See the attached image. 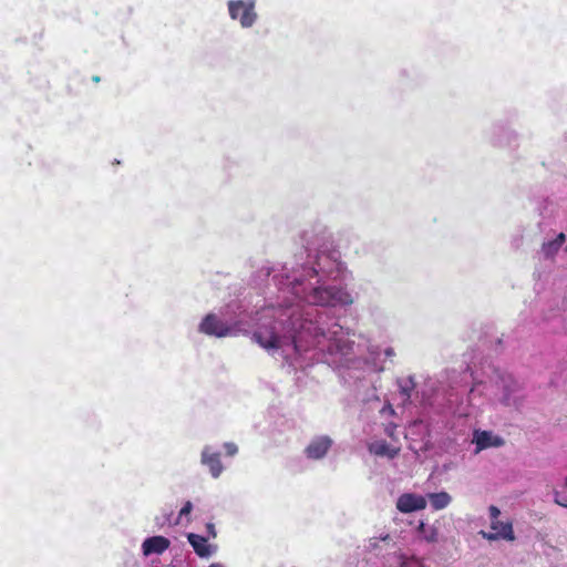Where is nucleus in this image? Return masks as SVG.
I'll list each match as a JSON object with an SVG mask.
<instances>
[{
  "label": "nucleus",
  "mask_w": 567,
  "mask_h": 567,
  "mask_svg": "<svg viewBox=\"0 0 567 567\" xmlns=\"http://www.w3.org/2000/svg\"><path fill=\"white\" fill-rule=\"evenodd\" d=\"M472 443L475 444V454L489 447H499L504 445V440L492 431L475 430L473 432Z\"/></svg>",
  "instance_id": "0eeeda50"
},
{
  "label": "nucleus",
  "mask_w": 567,
  "mask_h": 567,
  "mask_svg": "<svg viewBox=\"0 0 567 567\" xmlns=\"http://www.w3.org/2000/svg\"><path fill=\"white\" fill-rule=\"evenodd\" d=\"M224 449H225L226 454H227L228 456H234V455H236V454H237V452H238V447H237V445H236L235 443H231V442H227V443H225V444H224Z\"/></svg>",
  "instance_id": "412c9836"
},
{
  "label": "nucleus",
  "mask_w": 567,
  "mask_h": 567,
  "mask_svg": "<svg viewBox=\"0 0 567 567\" xmlns=\"http://www.w3.org/2000/svg\"><path fill=\"white\" fill-rule=\"evenodd\" d=\"M248 315L240 310L238 303L227 305L219 313L206 315L199 323V332L216 337L224 338L236 336L239 332H247L249 328Z\"/></svg>",
  "instance_id": "f03ea898"
},
{
  "label": "nucleus",
  "mask_w": 567,
  "mask_h": 567,
  "mask_svg": "<svg viewBox=\"0 0 567 567\" xmlns=\"http://www.w3.org/2000/svg\"><path fill=\"white\" fill-rule=\"evenodd\" d=\"M398 386L400 394L402 395V402L406 403L410 401L411 394L415 388V381L413 377H406L398 380Z\"/></svg>",
  "instance_id": "dca6fc26"
},
{
  "label": "nucleus",
  "mask_w": 567,
  "mask_h": 567,
  "mask_svg": "<svg viewBox=\"0 0 567 567\" xmlns=\"http://www.w3.org/2000/svg\"><path fill=\"white\" fill-rule=\"evenodd\" d=\"M171 542L164 536H152L144 539L142 543V553L144 556L153 554L161 555L169 548Z\"/></svg>",
  "instance_id": "9b49d317"
},
{
  "label": "nucleus",
  "mask_w": 567,
  "mask_h": 567,
  "mask_svg": "<svg viewBox=\"0 0 567 567\" xmlns=\"http://www.w3.org/2000/svg\"><path fill=\"white\" fill-rule=\"evenodd\" d=\"M430 504L434 511H441L446 508L451 502L452 497L446 492H439V493H430L427 495Z\"/></svg>",
  "instance_id": "2eb2a0df"
},
{
  "label": "nucleus",
  "mask_w": 567,
  "mask_h": 567,
  "mask_svg": "<svg viewBox=\"0 0 567 567\" xmlns=\"http://www.w3.org/2000/svg\"><path fill=\"white\" fill-rule=\"evenodd\" d=\"M332 445V440L329 436L321 435L312 439L305 449V454L310 460L323 458Z\"/></svg>",
  "instance_id": "6e6552de"
},
{
  "label": "nucleus",
  "mask_w": 567,
  "mask_h": 567,
  "mask_svg": "<svg viewBox=\"0 0 567 567\" xmlns=\"http://www.w3.org/2000/svg\"><path fill=\"white\" fill-rule=\"evenodd\" d=\"M395 427V424L392 423L385 427V433L392 439L394 437Z\"/></svg>",
  "instance_id": "a878e982"
},
{
  "label": "nucleus",
  "mask_w": 567,
  "mask_h": 567,
  "mask_svg": "<svg viewBox=\"0 0 567 567\" xmlns=\"http://www.w3.org/2000/svg\"><path fill=\"white\" fill-rule=\"evenodd\" d=\"M193 511V503L190 501H187L184 503L183 507L181 508L178 513V519L174 523V525L179 524V522L186 517L187 522L189 520L188 516Z\"/></svg>",
  "instance_id": "aec40b11"
},
{
  "label": "nucleus",
  "mask_w": 567,
  "mask_h": 567,
  "mask_svg": "<svg viewBox=\"0 0 567 567\" xmlns=\"http://www.w3.org/2000/svg\"><path fill=\"white\" fill-rule=\"evenodd\" d=\"M494 398L503 405L518 409L524 401L519 383L511 374H502L496 381Z\"/></svg>",
  "instance_id": "7ed1b4c3"
},
{
  "label": "nucleus",
  "mask_w": 567,
  "mask_h": 567,
  "mask_svg": "<svg viewBox=\"0 0 567 567\" xmlns=\"http://www.w3.org/2000/svg\"><path fill=\"white\" fill-rule=\"evenodd\" d=\"M426 507V498L419 494L404 493L396 501V508L401 513H412L424 509Z\"/></svg>",
  "instance_id": "1a4fd4ad"
},
{
  "label": "nucleus",
  "mask_w": 567,
  "mask_h": 567,
  "mask_svg": "<svg viewBox=\"0 0 567 567\" xmlns=\"http://www.w3.org/2000/svg\"><path fill=\"white\" fill-rule=\"evenodd\" d=\"M200 464L208 468L213 478H218L224 472L220 453L212 445H205L200 453Z\"/></svg>",
  "instance_id": "423d86ee"
},
{
  "label": "nucleus",
  "mask_w": 567,
  "mask_h": 567,
  "mask_svg": "<svg viewBox=\"0 0 567 567\" xmlns=\"http://www.w3.org/2000/svg\"><path fill=\"white\" fill-rule=\"evenodd\" d=\"M187 540L200 558H209L217 551V546L208 544L207 538L204 536L189 533Z\"/></svg>",
  "instance_id": "9d476101"
},
{
  "label": "nucleus",
  "mask_w": 567,
  "mask_h": 567,
  "mask_svg": "<svg viewBox=\"0 0 567 567\" xmlns=\"http://www.w3.org/2000/svg\"><path fill=\"white\" fill-rule=\"evenodd\" d=\"M394 413H395V412H394V409H393V406H392L390 403H388L386 405H384V406L382 408V410H381V414H383V415H384V414L393 415Z\"/></svg>",
  "instance_id": "393cba45"
},
{
  "label": "nucleus",
  "mask_w": 567,
  "mask_h": 567,
  "mask_svg": "<svg viewBox=\"0 0 567 567\" xmlns=\"http://www.w3.org/2000/svg\"><path fill=\"white\" fill-rule=\"evenodd\" d=\"M496 143H497L498 145H503V144H504V142H503L501 138H498V140L496 141Z\"/></svg>",
  "instance_id": "7c9ffc66"
},
{
  "label": "nucleus",
  "mask_w": 567,
  "mask_h": 567,
  "mask_svg": "<svg viewBox=\"0 0 567 567\" xmlns=\"http://www.w3.org/2000/svg\"><path fill=\"white\" fill-rule=\"evenodd\" d=\"M491 528L495 532H497L498 534H502V533H505V530H507V528L509 529V535H511V538H504L505 540H509V542H513L515 539V535H514V532H513V526L511 523H504V522H499V520H494V522H491Z\"/></svg>",
  "instance_id": "a211bd4d"
},
{
  "label": "nucleus",
  "mask_w": 567,
  "mask_h": 567,
  "mask_svg": "<svg viewBox=\"0 0 567 567\" xmlns=\"http://www.w3.org/2000/svg\"><path fill=\"white\" fill-rule=\"evenodd\" d=\"M505 134L507 136V143H509V138L513 137V133L509 131H506Z\"/></svg>",
  "instance_id": "c756f323"
},
{
  "label": "nucleus",
  "mask_w": 567,
  "mask_h": 567,
  "mask_svg": "<svg viewBox=\"0 0 567 567\" xmlns=\"http://www.w3.org/2000/svg\"><path fill=\"white\" fill-rule=\"evenodd\" d=\"M206 532H207L208 537H210V538H215L217 536V532H216L215 525L213 523L206 524Z\"/></svg>",
  "instance_id": "b1692460"
},
{
  "label": "nucleus",
  "mask_w": 567,
  "mask_h": 567,
  "mask_svg": "<svg viewBox=\"0 0 567 567\" xmlns=\"http://www.w3.org/2000/svg\"><path fill=\"white\" fill-rule=\"evenodd\" d=\"M300 243L305 256L267 271L277 292L256 312L252 339L272 355L302 368L315 361L341 363L354 353L337 319L326 310L354 303V296L342 285L351 272L334 248L331 231L322 224L303 229Z\"/></svg>",
  "instance_id": "f257e3e1"
},
{
  "label": "nucleus",
  "mask_w": 567,
  "mask_h": 567,
  "mask_svg": "<svg viewBox=\"0 0 567 567\" xmlns=\"http://www.w3.org/2000/svg\"><path fill=\"white\" fill-rule=\"evenodd\" d=\"M365 548L369 553L380 557L384 566H388L386 559L393 555V551L400 549L396 543V536L391 534L371 537Z\"/></svg>",
  "instance_id": "20e7f679"
},
{
  "label": "nucleus",
  "mask_w": 567,
  "mask_h": 567,
  "mask_svg": "<svg viewBox=\"0 0 567 567\" xmlns=\"http://www.w3.org/2000/svg\"><path fill=\"white\" fill-rule=\"evenodd\" d=\"M554 502L559 506L567 507L565 498L558 491H554Z\"/></svg>",
  "instance_id": "4be33fe9"
},
{
  "label": "nucleus",
  "mask_w": 567,
  "mask_h": 567,
  "mask_svg": "<svg viewBox=\"0 0 567 567\" xmlns=\"http://www.w3.org/2000/svg\"><path fill=\"white\" fill-rule=\"evenodd\" d=\"M228 11L230 18L238 20L244 28L251 27L257 18L254 0H230Z\"/></svg>",
  "instance_id": "39448f33"
},
{
  "label": "nucleus",
  "mask_w": 567,
  "mask_h": 567,
  "mask_svg": "<svg viewBox=\"0 0 567 567\" xmlns=\"http://www.w3.org/2000/svg\"><path fill=\"white\" fill-rule=\"evenodd\" d=\"M384 355H385L386 358H392V357H394V355H395V351H394V349H393V348H391V347L386 348V349L384 350Z\"/></svg>",
  "instance_id": "bb28decb"
},
{
  "label": "nucleus",
  "mask_w": 567,
  "mask_h": 567,
  "mask_svg": "<svg viewBox=\"0 0 567 567\" xmlns=\"http://www.w3.org/2000/svg\"><path fill=\"white\" fill-rule=\"evenodd\" d=\"M565 240L566 235L564 233H559L556 238L543 243L540 252L544 258L553 259L561 248Z\"/></svg>",
  "instance_id": "4468645a"
},
{
  "label": "nucleus",
  "mask_w": 567,
  "mask_h": 567,
  "mask_svg": "<svg viewBox=\"0 0 567 567\" xmlns=\"http://www.w3.org/2000/svg\"><path fill=\"white\" fill-rule=\"evenodd\" d=\"M389 567H422V560L414 555L404 554L401 548L394 550L393 555L386 559Z\"/></svg>",
  "instance_id": "f8f14e48"
},
{
  "label": "nucleus",
  "mask_w": 567,
  "mask_h": 567,
  "mask_svg": "<svg viewBox=\"0 0 567 567\" xmlns=\"http://www.w3.org/2000/svg\"><path fill=\"white\" fill-rule=\"evenodd\" d=\"M564 485L567 488V476L564 478Z\"/></svg>",
  "instance_id": "2f4dec72"
},
{
  "label": "nucleus",
  "mask_w": 567,
  "mask_h": 567,
  "mask_svg": "<svg viewBox=\"0 0 567 567\" xmlns=\"http://www.w3.org/2000/svg\"><path fill=\"white\" fill-rule=\"evenodd\" d=\"M505 532H506V534L505 533L498 534L495 530L493 533L481 530L480 534L482 535V537L484 539H487V540H497V539L511 538L509 529L507 528V530H505Z\"/></svg>",
  "instance_id": "6ab92c4d"
},
{
  "label": "nucleus",
  "mask_w": 567,
  "mask_h": 567,
  "mask_svg": "<svg viewBox=\"0 0 567 567\" xmlns=\"http://www.w3.org/2000/svg\"><path fill=\"white\" fill-rule=\"evenodd\" d=\"M488 512H489L491 522L498 520L501 511L496 506H494V505L489 506Z\"/></svg>",
  "instance_id": "5701e85b"
},
{
  "label": "nucleus",
  "mask_w": 567,
  "mask_h": 567,
  "mask_svg": "<svg viewBox=\"0 0 567 567\" xmlns=\"http://www.w3.org/2000/svg\"><path fill=\"white\" fill-rule=\"evenodd\" d=\"M369 451L377 456L394 458L400 449L389 445L384 440H375L369 444Z\"/></svg>",
  "instance_id": "ddd939ff"
},
{
  "label": "nucleus",
  "mask_w": 567,
  "mask_h": 567,
  "mask_svg": "<svg viewBox=\"0 0 567 567\" xmlns=\"http://www.w3.org/2000/svg\"><path fill=\"white\" fill-rule=\"evenodd\" d=\"M166 522H169V518H164L163 522H159V518H156V524L163 526Z\"/></svg>",
  "instance_id": "cd10ccee"
},
{
  "label": "nucleus",
  "mask_w": 567,
  "mask_h": 567,
  "mask_svg": "<svg viewBox=\"0 0 567 567\" xmlns=\"http://www.w3.org/2000/svg\"><path fill=\"white\" fill-rule=\"evenodd\" d=\"M208 567H226L223 563H213Z\"/></svg>",
  "instance_id": "c85d7f7f"
},
{
  "label": "nucleus",
  "mask_w": 567,
  "mask_h": 567,
  "mask_svg": "<svg viewBox=\"0 0 567 567\" xmlns=\"http://www.w3.org/2000/svg\"><path fill=\"white\" fill-rule=\"evenodd\" d=\"M417 533L421 539L426 543H436L439 539V530L435 526L426 525L423 522L417 527Z\"/></svg>",
  "instance_id": "f3484780"
}]
</instances>
